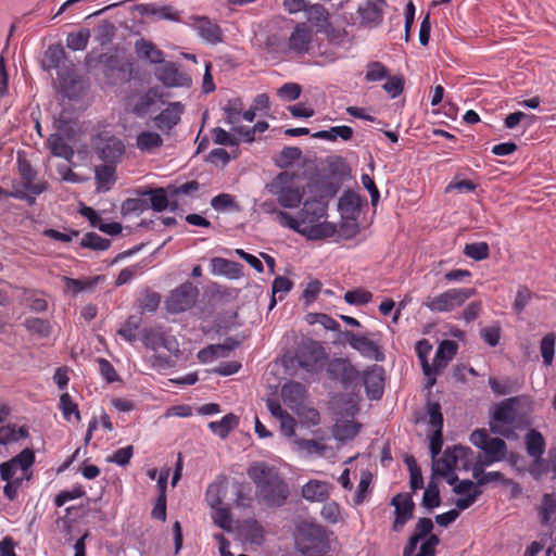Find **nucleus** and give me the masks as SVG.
<instances>
[{
    "instance_id": "nucleus-35",
    "label": "nucleus",
    "mask_w": 556,
    "mask_h": 556,
    "mask_svg": "<svg viewBox=\"0 0 556 556\" xmlns=\"http://www.w3.org/2000/svg\"><path fill=\"white\" fill-rule=\"evenodd\" d=\"M239 424V418L233 414L225 415L219 421H211L208 428L222 439H225L229 432Z\"/></svg>"
},
{
    "instance_id": "nucleus-41",
    "label": "nucleus",
    "mask_w": 556,
    "mask_h": 556,
    "mask_svg": "<svg viewBox=\"0 0 556 556\" xmlns=\"http://www.w3.org/2000/svg\"><path fill=\"white\" fill-rule=\"evenodd\" d=\"M212 513L211 517L214 523L225 531H231L232 529V519L230 514V508L228 505H219L216 507H211Z\"/></svg>"
},
{
    "instance_id": "nucleus-2",
    "label": "nucleus",
    "mask_w": 556,
    "mask_h": 556,
    "mask_svg": "<svg viewBox=\"0 0 556 556\" xmlns=\"http://www.w3.org/2000/svg\"><path fill=\"white\" fill-rule=\"evenodd\" d=\"M248 476L256 486L257 502L266 507H281L288 500L289 486L278 469L265 462L248 468Z\"/></svg>"
},
{
    "instance_id": "nucleus-48",
    "label": "nucleus",
    "mask_w": 556,
    "mask_h": 556,
    "mask_svg": "<svg viewBox=\"0 0 556 556\" xmlns=\"http://www.w3.org/2000/svg\"><path fill=\"white\" fill-rule=\"evenodd\" d=\"M556 336L554 332L545 334L540 343V352L543 358V363L546 366H551L554 359Z\"/></svg>"
},
{
    "instance_id": "nucleus-33",
    "label": "nucleus",
    "mask_w": 556,
    "mask_h": 556,
    "mask_svg": "<svg viewBox=\"0 0 556 556\" xmlns=\"http://www.w3.org/2000/svg\"><path fill=\"white\" fill-rule=\"evenodd\" d=\"M125 153V146L122 140L110 138L100 150V159L106 163H116Z\"/></svg>"
},
{
    "instance_id": "nucleus-40",
    "label": "nucleus",
    "mask_w": 556,
    "mask_h": 556,
    "mask_svg": "<svg viewBox=\"0 0 556 556\" xmlns=\"http://www.w3.org/2000/svg\"><path fill=\"white\" fill-rule=\"evenodd\" d=\"M243 109L244 104L241 98L229 99L223 108L225 122L229 125L239 123Z\"/></svg>"
},
{
    "instance_id": "nucleus-34",
    "label": "nucleus",
    "mask_w": 556,
    "mask_h": 556,
    "mask_svg": "<svg viewBox=\"0 0 556 556\" xmlns=\"http://www.w3.org/2000/svg\"><path fill=\"white\" fill-rule=\"evenodd\" d=\"M96 181L99 191H109L116 181L115 166L112 164L97 166Z\"/></svg>"
},
{
    "instance_id": "nucleus-52",
    "label": "nucleus",
    "mask_w": 556,
    "mask_h": 556,
    "mask_svg": "<svg viewBox=\"0 0 556 556\" xmlns=\"http://www.w3.org/2000/svg\"><path fill=\"white\" fill-rule=\"evenodd\" d=\"M431 350L432 346L426 339L418 341L416 344V353L421 362L422 371L426 377H430L432 372L431 366L427 359L428 354L431 352Z\"/></svg>"
},
{
    "instance_id": "nucleus-42",
    "label": "nucleus",
    "mask_w": 556,
    "mask_h": 556,
    "mask_svg": "<svg viewBox=\"0 0 556 556\" xmlns=\"http://www.w3.org/2000/svg\"><path fill=\"white\" fill-rule=\"evenodd\" d=\"M141 325V319L136 316H129L118 328L117 334L125 341L132 343L137 340V330Z\"/></svg>"
},
{
    "instance_id": "nucleus-27",
    "label": "nucleus",
    "mask_w": 556,
    "mask_h": 556,
    "mask_svg": "<svg viewBox=\"0 0 556 556\" xmlns=\"http://www.w3.org/2000/svg\"><path fill=\"white\" fill-rule=\"evenodd\" d=\"M540 523L543 527H552L556 522V494L545 493L538 506Z\"/></svg>"
},
{
    "instance_id": "nucleus-13",
    "label": "nucleus",
    "mask_w": 556,
    "mask_h": 556,
    "mask_svg": "<svg viewBox=\"0 0 556 556\" xmlns=\"http://www.w3.org/2000/svg\"><path fill=\"white\" fill-rule=\"evenodd\" d=\"M141 340L147 349L153 351L165 349L167 352L175 356H177L180 352L179 342L176 337L164 332L161 329H143L141 332Z\"/></svg>"
},
{
    "instance_id": "nucleus-28",
    "label": "nucleus",
    "mask_w": 556,
    "mask_h": 556,
    "mask_svg": "<svg viewBox=\"0 0 556 556\" xmlns=\"http://www.w3.org/2000/svg\"><path fill=\"white\" fill-rule=\"evenodd\" d=\"M141 195L149 197V207L155 212H163L166 208H170L172 199L168 192V186L166 188H149L142 192Z\"/></svg>"
},
{
    "instance_id": "nucleus-11",
    "label": "nucleus",
    "mask_w": 556,
    "mask_h": 556,
    "mask_svg": "<svg viewBox=\"0 0 556 556\" xmlns=\"http://www.w3.org/2000/svg\"><path fill=\"white\" fill-rule=\"evenodd\" d=\"M342 340L346 342L353 350L357 351L363 357L374 359L376 362L384 361V354L377 342L367 336L356 334L353 331H340Z\"/></svg>"
},
{
    "instance_id": "nucleus-55",
    "label": "nucleus",
    "mask_w": 556,
    "mask_h": 556,
    "mask_svg": "<svg viewBox=\"0 0 556 556\" xmlns=\"http://www.w3.org/2000/svg\"><path fill=\"white\" fill-rule=\"evenodd\" d=\"M441 504L440 498V491L439 486L434 482H429L428 486L426 488L422 496V505L428 508L432 509L435 507H439Z\"/></svg>"
},
{
    "instance_id": "nucleus-14",
    "label": "nucleus",
    "mask_w": 556,
    "mask_h": 556,
    "mask_svg": "<svg viewBox=\"0 0 556 556\" xmlns=\"http://www.w3.org/2000/svg\"><path fill=\"white\" fill-rule=\"evenodd\" d=\"M519 403L518 397H509L501 402L494 410L493 422L490 425V429L493 433L508 437L509 430L504 429L501 424L511 425L516 419V405Z\"/></svg>"
},
{
    "instance_id": "nucleus-21",
    "label": "nucleus",
    "mask_w": 556,
    "mask_h": 556,
    "mask_svg": "<svg viewBox=\"0 0 556 556\" xmlns=\"http://www.w3.org/2000/svg\"><path fill=\"white\" fill-rule=\"evenodd\" d=\"M386 0H367L358 8L362 24L377 26L382 22Z\"/></svg>"
},
{
    "instance_id": "nucleus-32",
    "label": "nucleus",
    "mask_w": 556,
    "mask_h": 556,
    "mask_svg": "<svg viewBox=\"0 0 556 556\" xmlns=\"http://www.w3.org/2000/svg\"><path fill=\"white\" fill-rule=\"evenodd\" d=\"M29 432L26 426L8 424L0 427V444L9 445L18 442L21 439L28 438Z\"/></svg>"
},
{
    "instance_id": "nucleus-17",
    "label": "nucleus",
    "mask_w": 556,
    "mask_h": 556,
    "mask_svg": "<svg viewBox=\"0 0 556 556\" xmlns=\"http://www.w3.org/2000/svg\"><path fill=\"white\" fill-rule=\"evenodd\" d=\"M328 376L341 382L343 386H350L355 382L358 377V370L348 358H333L327 366Z\"/></svg>"
},
{
    "instance_id": "nucleus-25",
    "label": "nucleus",
    "mask_w": 556,
    "mask_h": 556,
    "mask_svg": "<svg viewBox=\"0 0 556 556\" xmlns=\"http://www.w3.org/2000/svg\"><path fill=\"white\" fill-rule=\"evenodd\" d=\"M135 51L139 59L152 64H161L164 61V52L152 41L140 38L135 42Z\"/></svg>"
},
{
    "instance_id": "nucleus-37",
    "label": "nucleus",
    "mask_w": 556,
    "mask_h": 556,
    "mask_svg": "<svg viewBox=\"0 0 556 556\" xmlns=\"http://www.w3.org/2000/svg\"><path fill=\"white\" fill-rule=\"evenodd\" d=\"M364 384L367 395L371 400H379L383 394V379L380 374L367 371L364 375Z\"/></svg>"
},
{
    "instance_id": "nucleus-39",
    "label": "nucleus",
    "mask_w": 556,
    "mask_h": 556,
    "mask_svg": "<svg viewBox=\"0 0 556 556\" xmlns=\"http://www.w3.org/2000/svg\"><path fill=\"white\" fill-rule=\"evenodd\" d=\"M314 138L334 141L341 138L344 141L351 140L353 137V129L350 126L341 125L331 127L328 130H320L313 135Z\"/></svg>"
},
{
    "instance_id": "nucleus-43",
    "label": "nucleus",
    "mask_w": 556,
    "mask_h": 556,
    "mask_svg": "<svg viewBox=\"0 0 556 556\" xmlns=\"http://www.w3.org/2000/svg\"><path fill=\"white\" fill-rule=\"evenodd\" d=\"M359 432V425L345 420L341 424H337L333 428V434L339 441H348L354 439Z\"/></svg>"
},
{
    "instance_id": "nucleus-23",
    "label": "nucleus",
    "mask_w": 556,
    "mask_h": 556,
    "mask_svg": "<svg viewBox=\"0 0 556 556\" xmlns=\"http://www.w3.org/2000/svg\"><path fill=\"white\" fill-rule=\"evenodd\" d=\"M228 491V478L226 476H218L212 483L208 484L205 492V501L210 507L224 505V498Z\"/></svg>"
},
{
    "instance_id": "nucleus-58",
    "label": "nucleus",
    "mask_w": 556,
    "mask_h": 556,
    "mask_svg": "<svg viewBox=\"0 0 556 556\" xmlns=\"http://www.w3.org/2000/svg\"><path fill=\"white\" fill-rule=\"evenodd\" d=\"M321 517L329 523H338L342 520L341 506L334 502H326L320 510Z\"/></svg>"
},
{
    "instance_id": "nucleus-4",
    "label": "nucleus",
    "mask_w": 556,
    "mask_h": 556,
    "mask_svg": "<svg viewBox=\"0 0 556 556\" xmlns=\"http://www.w3.org/2000/svg\"><path fill=\"white\" fill-rule=\"evenodd\" d=\"M266 189L283 208L299 207L305 194V188L298 184L294 174L289 172L279 173L266 185Z\"/></svg>"
},
{
    "instance_id": "nucleus-19",
    "label": "nucleus",
    "mask_w": 556,
    "mask_h": 556,
    "mask_svg": "<svg viewBox=\"0 0 556 556\" xmlns=\"http://www.w3.org/2000/svg\"><path fill=\"white\" fill-rule=\"evenodd\" d=\"M391 504L395 507L393 531H401L405 523L413 517L415 504L409 494H396Z\"/></svg>"
},
{
    "instance_id": "nucleus-53",
    "label": "nucleus",
    "mask_w": 556,
    "mask_h": 556,
    "mask_svg": "<svg viewBox=\"0 0 556 556\" xmlns=\"http://www.w3.org/2000/svg\"><path fill=\"white\" fill-rule=\"evenodd\" d=\"M464 254L475 261H483L489 257V245L486 242H475L465 245Z\"/></svg>"
},
{
    "instance_id": "nucleus-6",
    "label": "nucleus",
    "mask_w": 556,
    "mask_h": 556,
    "mask_svg": "<svg viewBox=\"0 0 556 556\" xmlns=\"http://www.w3.org/2000/svg\"><path fill=\"white\" fill-rule=\"evenodd\" d=\"M476 294L477 290L475 288H451L440 294L428 298L425 306L433 313H448L460 307Z\"/></svg>"
},
{
    "instance_id": "nucleus-8",
    "label": "nucleus",
    "mask_w": 556,
    "mask_h": 556,
    "mask_svg": "<svg viewBox=\"0 0 556 556\" xmlns=\"http://www.w3.org/2000/svg\"><path fill=\"white\" fill-rule=\"evenodd\" d=\"M472 454L471 448L467 446L455 445L447 447L442 457L432 459L433 475L447 476L459 466L464 469H468L469 456H472Z\"/></svg>"
},
{
    "instance_id": "nucleus-22",
    "label": "nucleus",
    "mask_w": 556,
    "mask_h": 556,
    "mask_svg": "<svg viewBox=\"0 0 556 556\" xmlns=\"http://www.w3.org/2000/svg\"><path fill=\"white\" fill-rule=\"evenodd\" d=\"M363 201L359 194L354 191H345L339 199V211L343 218L356 219L358 216Z\"/></svg>"
},
{
    "instance_id": "nucleus-62",
    "label": "nucleus",
    "mask_w": 556,
    "mask_h": 556,
    "mask_svg": "<svg viewBox=\"0 0 556 556\" xmlns=\"http://www.w3.org/2000/svg\"><path fill=\"white\" fill-rule=\"evenodd\" d=\"M148 208V200L141 198H129L126 199L122 204V211L124 214L142 213Z\"/></svg>"
},
{
    "instance_id": "nucleus-30",
    "label": "nucleus",
    "mask_w": 556,
    "mask_h": 556,
    "mask_svg": "<svg viewBox=\"0 0 556 556\" xmlns=\"http://www.w3.org/2000/svg\"><path fill=\"white\" fill-rule=\"evenodd\" d=\"M162 146L163 138L155 131L143 130L136 137V147L143 153H154Z\"/></svg>"
},
{
    "instance_id": "nucleus-64",
    "label": "nucleus",
    "mask_w": 556,
    "mask_h": 556,
    "mask_svg": "<svg viewBox=\"0 0 556 556\" xmlns=\"http://www.w3.org/2000/svg\"><path fill=\"white\" fill-rule=\"evenodd\" d=\"M384 91L392 98L399 97L404 90V79L402 76H393L383 84Z\"/></svg>"
},
{
    "instance_id": "nucleus-5",
    "label": "nucleus",
    "mask_w": 556,
    "mask_h": 556,
    "mask_svg": "<svg viewBox=\"0 0 556 556\" xmlns=\"http://www.w3.org/2000/svg\"><path fill=\"white\" fill-rule=\"evenodd\" d=\"M298 545L301 553L326 554L329 549V540L326 529L317 523L304 522L299 528Z\"/></svg>"
},
{
    "instance_id": "nucleus-50",
    "label": "nucleus",
    "mask_w": 556,
    "mask_h": 556,
    "mask_svg": "<svg viewBox=\"0 0 556 556\" xmlns=\"http://www.w3.org/2000/svg\"><path fill=\"white\" fill-rule=\"evenodd\" d=\"M390 77L388 67L379 61H372L367 64L365 79L367 81H380Z\"/></svg>"
},
{
    "instance_id": "nucleus-26",
    "label": "nucleus",
    "mask_w": 556,
    "mask_h": 556,
    "mask_svg": "<svg viewBox=\"0 0 556 556\" xmlns=\"http://www.w3.org/2000/svg\"><path fill=\"white\" fill-rule=\"evenodd\" d=\"M213 275L226 276L229 279H238L242 276V265L223 257L211 260Z\"/></svg>"
},
{
    "instance_id": "nucleus-15",
    "label": "nucleus",
    "mask_w": 556,
    "mask_h": 556,
    "mask_svg": "<svg viewBox=\"0 0 556 556\" xmlns=\"http://www.w3.org/2000/svg\"><path fill=\"white\" fill-rule=\"evenodd\" d=\"M313 29L306 23H298L290 34L285 52L303 55L309 51L313 40Z\"/></svg>"
},
{
    "instance_id": "nucleus-31",
    "label": "nucleus",
    "mask_w": 556,
    "mask_h": 556,
    "mask_svg": "<svg viewBox=\"0 0 556 556\" xmlns=\"http://www.w3.org/2000/svg\"><path fill=\"white\" fill-rule=\"evenodd\" d=\"M48 148L54 156L71 161L74 156L73 148L66 142V137L60 134H51L47 140Z\"/></svg>"
},
{
    "instance_id": "nucleus-1",
    "label": "nucleus",
    "mask_w": 556,
    "mask_h": 556,
    "mask_svg": "<svg viewBox=\"0 0 556 556\" xmlns=\"http://www.w3.org/2000/svg\"><path fill=\"white\" fill-rule=\"evenodd\" d=\"M331 194L316 193L304 201L296 215L279 213V225L291 229L308 240H323L334 236L337 227L329 222H321L327 217L329 198Z\"/></svg>"
},
{
    "instance_id": "nucleus-45",
    "label": "nucleus",
    "mask_w": 556,
    "mask_h": 556,
    "mask_svg": "<svg viewBox=\"0 0 556 556\" xmlns=\"http://www.w3.org/2000/svg\"><path fill=\"white\" fill-rule=\"evenodd\" d=\"M305 388L302 383L290 381L281 389V395L285 403H299L304 395Z\"/></svg>"
},
{
    "instance_id": "nucleus-54",
    "label": "nucleus",
    "mask_w": 556,
    "mask_h": 556,
    "mask_svg": "<svg viewBox=\"0 0 556 556\" xmlns=\"http://www.w3.org/2000/svg\"><path fill=\"white\" fill-rule=\"evenodd\" d=\"M161 303L160 293L147 290L139 299V308L141 312H155Z\"/></svg>"
},
{
    "instance_id": "nucleus-60",
    "label": "nucleus",
    "mask_w": 556,
    "mask_h": 556,
    "mask_svg": "<svg viewBox=\"0 0 556 556\" xmlns=\"http://www.w3.org/2000/svg\"><path fill=\"white\" fill-rule=\"evenodd\" d=\"M533 292L526 286H521L518 288L515 301L513 303V308L517 314L523 312L526 306L530 303L533 298Z\"/></svg>"
},
{
    "instance_id": "nucleus-24",
    "label": "nucleus",
    "mask_w": 556,
    "mask_h": 556,
    "mask_svg": "<svg viewBox=\"0 0 556 556\" xmlns=\"http://www.w3.org/2000/svg\"><path fill=\"white\" fill-rule=\"evenodd\" d=\"M330 490L331 485L325 481L309 480L302 486V496L308 502H326Z\"/></svg>"
},
{
    "instance_id": "nucleus-63",
    "label": "nucleus",
    "mask_w": 556,
    "mask_h": 556,
    "mask_svg": "<svg viewBox=\"0 0 556 556\" xmlns=\"http://www.w3.org/2000/svg\"><path fill=\"white\" fill-rule=\"evenodd\" d=\"M457 350L458 344L455 341L444 340L439 344L435 356L448 363L456 355Z\"/></svg>"
},
{
    "instance_id": "nucleus-57",
    "label": "nucleus",
    "mask_w": 556,
    "mask_h": 556,
    "mask_svg": "<svg viewBox=\"0 0 556 556\" xmlns=\"http://www.w3.org/2000/svg\"><path fill=\"white\" fill-rule=\"evenodd\" d=\"M406 465L409 469V484L410 489L415 492L418 489H421L424 486V479L420 468L418 467L415 458L413 456H409L405 459Z\"/></svg>"
},
{
    "instance_id": "nucleus-10",
    "label": "nucleus",
    "mask_w": 556,
    "mask_h": 556,
    "mask_svg": "<svg viewBox=\"0 0 556 556\" xmlns=\"http://www.w3.org/2000/svg\"><path fill=\"white\" fill-rule=\"evenodd\" d=\"M199 295V290L191 282H185L172 291L165 302L166 309L170 314H179L191 308Z\"/></svg>"
},
{
    "instance_id": "nucleus-47",
    "label": "nucleus",
    "mask_w": 556,
    "mask_h": 556,
    "mask_svg": "<svg viewBox=\"0 0 556 556\" xmlns=\"http://www.w3.org/2000/svg\"><path fill=\"white\" fill-rule=\"evenodd\" d=\"M24 326L29 332L39 334L43 338L49 337L52 332L50 321L38 317L27 318L24 323Z\"/></svg>"
},
{
    "instance_id": "nucleus-49",
    "label": "nucleus",
    "mask_w": 556,
    "mask_h": 556,
    "mask_svg": "<svg viewBox=\"0 0 556 556\" xmlns=\"http://www.w3.org/2000/svg\"><path fill=\"white\" fill-rule=\"evenodd\" d=\"M59 407L62 410L63 417L65 420L71 421L72 415H74L75 420H80V413L78 410V406L72 400V396L68 393H63L60 396Z\"/></svg>"
},
{
    "instance_id": "nucleus-51",
    "label": "nucleus",
    "mask_w": 556,
    "mask_h": 556,
    "mask_svg": "<svg viewBox=\"0 0 556 556\" xmlns=\"http://www.w3.org/2000/svg\"><path fill=\"white\" fill-rule=\"evenodd\" d=\"M309 325L320 324L325 329L331 331H340V324L331 316L324 313H309L306 316Z\"/></svg>"
},
{
    "instance_id": "nucleus-61",
    "label": "nucleus",
    "mask_w": 556,
    "mask_h": 556,
    "mask_svg": "<svg viewBox=\"0 0 556 556\" xmlns=\"http://www.w3.org/2000/svg\"><path fill=\"white\" fill-rule=\"evenodd\" d=\"M427 413L429 417V425L434 430H443V415L441 412V406L437 402H429L427 404Z\"/></svg>"
},
{
    "instance_id": "nucleus-29",
    "label": "nucleus",
    "mask_w": 556,
    "mask_h": 556,
    "mask_svg": "<svg viewBox=\"0 0 556 556\" xmlns=\"http://www.w3.org/2000/svg\"><path fill=\"white\" fill-rule=\"evenodd\" d=\"M200 189V184L195 180L184 182L182 185H168V192L172 199L170 211L178 210L181 197H192Z\"/></svg>"
},
{
    "instance_id": "nucleus-20",
    "label": "nucleus",
    "mask_w": 556,
    "mask_h": 556,
    "mask_svg": "<svg viewBox=\"0 0 556 556\" xmlns=\"http://www.w3.org/2000/svg\"><path fill=\"white\" fill-rule=\"evenodd\" d=\"M184 109L180 102L168 103V105L154 117L155 127L168 134L180 122Z\"/></svg>"
},
{
    "instance_id": "nucleus-38",
    "label": "nucleus",
    "mask_w": 556,
    "mask_h": 556,
    "mask_svg": "<svg viewBox=\"0 0 556 556\" xmlns=\"http://www.w3.org/2000/svg\"><path fill=\"white\" fill-rule=\"evenodd\" d=\"M526 447L528 454L533 458H541L545 451V440L536 430H530L526 434Z\"/></svg>"
},
{
    "instance_id": "nucleus-9",
    "label": "nucleus",
    "mask_w": 556,
    "mask_h": 556,
    "mask_svg": "<svg viewBox=\"0 0 556 556\" xmlns=\"http://www.w3.org/2000/svg\"><path fill=\"white\" fill-rule=\"evenodd\" d=\"M442 477L445 478L450 485L454 486L453 491L460 495V497H458L455 502V505L459 510L469 508L482 494V491L475 485L473 481L467 479L459 481L457 475H455L454 471L447 476Z\"/></svg>"
},
{
    "instance_id": "nucleus-44",
    "label": "nucleus",
    "mask_w": 556,
    "mask_h": 556,
    "mask_svg": "<svg viewBox=\"0 0 556 556\" xmlns=\"http://www.w3.org/2000/svg\"><path fill=\"white\" fill-rule=\"evenodd\" d=\"M90 38V30L83 28L76 33H70L66 37V46L73 51L85 50Z\"/></svg>"
},
{
    "instance_id": "nucleus-7",
    "label": "nucleus",
    "mask_w": 556,
    "mask_h": 556,
    "mask_svg": "<svg viewBox=\"0 0 556 556\" xmlns=\"http://www.w3.org/2000/svg\"><path fill=\"white\" fill-rule=\"evenodd\" d=\"M328 359L325 348L315 340H303L295 350L294 361L307 372H318Z\"/></svg>"
},
{
    "instance_id": "nucleus-3",
    "label": "nucleus",
    "mask_w": 556,
    "mask_h": 556,
    "mask_svg": "<svg viewBox=\"0 0 556 556\" xmlns=\"http://www.w3.org/2000/svg\"><path fill=\"white\" fill-rule=\"evenodd\" d=\"M16 164L21 182H14L12 190L7 193V197L25 200L33 205L36 201V197L46 191L48 185L43 180L36 179L37 172L21 152L17 153Z\"/></svg>"
},
{
    "instance_id": "nucleus-46",
    "label": "nucleus",
    "mask_w": 556,
    "mask_h": 556,
    "mask_svg": "<svg viewBox=\"0 0 556 556\" xmlns=\"http://www.w3.org/2000/svg\"><path fill=\"white\" fill-rule=\"evenodd\" d=\"M80 247L94 251H105L111 247V241L96 232H87L80 241Z\"/></svg>"
},
{
    "instance_id": "nucleus-36",
    "label": "nucleus",
    "mask_w": 556,
    "mask_h": 556,
    "mask_svg": "<svg viewBox=\"0 0 556 556\" xmlns=\"http://www.w3.org/2000/svg\"><path fill=\"white\" fill-rule=\"evenodd\" d=\"M101 279V276L84 279H75L66 276L63 277L66 290L72 292L74 295L83 291L92 290Z\"/></svg>"
},
{
    "instance_id": "nucleus-18",
    "label": "nucleus",
    "mask_w": 556,
    "mask_h": 556,
    "mask_svg": "<svg viewBox=\"0 0 556 556\" xmlns=\"http://www.w3.org/2000/svg\"><path fill=\"white\" fill-rule=\"evenodd\" d=\"M99 62L103 65V73L108 78L126 80L131 73V63L116 54L103 53L99 56Z\"/></svg>"
},
{
    "instance_id": "nucleus-12",
    "label": "nucleus",
    "mask_w": 556,
    "mask_h": 556,
    "mask_svg": "<svg viewBox=\"0 0 556 556\" xmlns=\"http://www.w3.org/2000/svg\"><path fill=\"white\" fill-rule=\"evenodd\" d=\"M154 74L156 79L167 88H189L192 85L190 75L182 72L175 62L164 60L155 68Z\"/></svg>"
},
{
    "instance_id": "nucleus-56",
    "label": "nucleus",
    "mask_w": 556,
    "mask_h": 556,
    "mask_svg": "<svg viewBox=\"0 0 556 556\" xmlns=\"http://www.w3.org/2000/svg\"><path fill=\"white\" fill-rule=\"evenodd\" d=\"M483 452L501 462L506 456L507 445L503 439L491 438Z\"/></svg>"
},
{
    "instance_id": "nucleus-59",
    "label": "nucleus",
    "mask_w": 556,
    "mask_h": 556,
    "mask_svg": "<svg viewBox=\"0 0 556 556\" xmlns=\"http://www.w3.org/2000/svg\"><path fill=\"white\" fill-rule=\"evenodd\" d=\"M372 299V293L365 289H355L345 292L344 300L351 305H365Z\"/></svg>"
},
{
    "instance_id": "nucleus-16",
    "label": "nucleus",
    "mask_w": 556,
    "mask_h": 556,
    "mask_svg": "<svg viewBox=\"0 0 556 556\" xmlns=\"http://www.w3.org/2000/svg\"><path fill=\"white\" fill-rule=\"evenodd\" d=\"M190 26L197 31L198 36L210 45H217L223 41V30L220 26L207 16H191Z\"/></svg>"
}]
</instances>
